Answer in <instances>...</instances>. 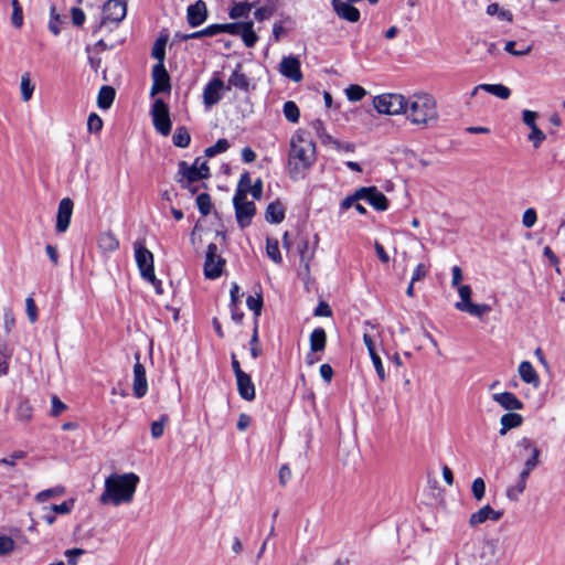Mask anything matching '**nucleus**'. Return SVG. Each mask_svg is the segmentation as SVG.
I'll use <instances>...</instances> for the list:
<instances>
[{
    "label": "nucleus",
    "mask_w": 565,
    "mask_h": 565,
    "mask_svg": "<svg viewBox=\"0 0 565 565\" xmlns=\"http://www.w3.org/2000/svg\"><path fill=\"white\" fill-rule=\"evenodd\" d=\"M246 306L254 313V322L255 321L258 322V318L262 315V309H263V306H264L262 292H256L255 296L249 295L246 298Z\"/></svg>",
    "instance_id": "obj_35"
},
{
    "label": "nucleus",
    "mask_w": 565,
    "mask_h": 565,
    "mask_svg": "<svg viewBox=\"0 0 565 565\" xmlns=\"http://www.w3.org/2000/svg\"><path fill=\"white\" fill-rule=\"evenodd\" d=\"M169 423V416L167 414H162L159 420H156L151 424V437L153 439H158L162 437L164 433V427Z\"/></svg>",
    "instance_id": "obj_47"
},
{
    "label": "nucleus",
    "mask_w": 565,
    "mask_h": 565,
    "mask_svg": "<svg viewBox=\"0 0 565 565\" xmlns=\"http://www.w3.org/2000/svg\"><path fill=\"white\" fill-rule=\"evenodd\" d=\"M458 292L460 296V301L455 303V308L459 311L462 309V303H470L471 301V288L469 285L458 286Z\"/></svg>",
    "instance_id": "obj_51"
},
{
    "label": "nucleus",
    "mask_w": 565,
    "mask_h": 565,
    "mask_svg": "<svg viewBox=\"0 0 565 565\" xmlns=\"http://www.w3.org/2000/svg\"><path fill=\"white\" fill-rule=\"evenodd\" d=\"M169 41V34L167 32L160 33L153 46L151 49V56L157 60L156 64L164 65L166 60V46Z\"/></svg>",
    "instance_id": "obj_25"
},
{
    "label": "nucleus",
    "mask_w": 565,
    "mask_h": 565,
    "mask_svg": "<svg viewBox=\"0 0 565 565\" xmlns=\"http://www.w3.org/2000/svg\"><path fill=\"white\" fill-rule=\"evenodd\" d=\"M225 88L221 78L211 79L203 89V102L206 107L216 105L223 97L221 90Z\"/></svg>",
    "instance_id": "obj_16"
},
{
    "label": "nucleus",
    "mask_w": 565,
    "mask_h": 565,
    "mask_svg": "<svg viewBox=\"0 0 565 565\" xmlns=\"http://www.w3.org/2000/svg\"><path fill=\"white\" fill-rule=\"evenodd\" d=\"M460 311L468 312L471 316L481 318L483 315L491 311V307L487 303H462Z\"/></svg>",
    "instance_id": "obj_39"
},
{
    "label": "nucleus",
    "mask_w": 565,
    "mask_h": 565,
    "mask_svg": "<svg viewBox=\"0 0 565 565\" xmlns=\"http://www.w3.org/2000/svg\"><path fill=\"white\" fill-rule=\"evenodd\" d=\"M137 362L134 365V384L132 391L137 398L143 397L148 392V382L146 377V369L139 362V355H136Z\"/></svg>",
    "instance_id": "obj_17"
},
{
    "label": "nucleus",
    "mask_w": 565,
    "mask_h": 565,
    "mask_svg": "<svg viewBox=\"0 0 565 565\" xmlns=\"http://www.w3.org/2000/svg\"><path fill=\"white\" fill-rule=\"evenodd\" d=\"M63 493H64V488L63 487H56V488L47 489V490H44V491L40 492L36 495V500L39 502H45L49 498L55 497V495H61Z\"/></svg>",
    "instance_id": "obj_61"
},
{
    "label": "nucleus",
    "mask_w": 565,
    "mask_h": 565,
    "mask_svg": "<svg viewBox=\"0 0 565 565\" xmlns=\"http://www.w3.org/2000/svg\"><path fill=\"white\" fill-rule=\"evenodd\" d=\"M373 105L380 114L398 115L407 113L408 99L401 94L386 93L375 96Z\"/></svg>",
    "instance_id": "obj_4"
},
{
    "label": "nucleus",
    "mask_w": 565,
    "mask_h": 565,
    "mask_svg": "<svg viewBox=\"0 0 565 565\" xmlns=\"http://www.w3.org/2000/svg\"><path fill=\"white\" fill-rule=\"evenodd\" d=\"M230 148V142L227 139L225 138H221L218 139L215 145L211 146V147H207L205 150H204V154L207 157V158H212L218 153H223L225 152L227 149Z\"/></svg>",
    "instance_id": "obj_45"
},
{
    "label": "nucleus",
    "mask_w": 565,
    "mask_h": 565,
    "mask_svg": "<svg viewBox=\"0 0 565 565\" xmlns=\"http://www.w3.org/2000/svg\"><path fill=\"white\" fill-rule=\"evenodd\" d=\"M239 35L246 47H253L258 41V36L254 31V22L246 21L244 22V26L239 32Z\"/></svg>",
    "instance_id": "obj_33"
},
{
    "label": "nucleus",
    "mask_w": 565,
    "mask_h": 565,
    "mask_svg": "<svg viewBox=\"0 0 565 565\" xmlns=\"http://www.w3.org/2000/svg\"><path fill=\"white\" fill-rule=\"evenodd\" d=\"M209 17L206 3L203 0H196L186 9V21L191 28L202 25Z\"/></svg>",
    "instance_id": "obj_14"
},
{
    "label": "nucleus",
    "mask_w": 565,
    "mask_h": 565,
    "mask_svg": "<svg viewBox=\"0 0 565 565\" xmlns=\"http://www.w3.org/2000/svg\"><path fill=\"white\" fill-rule=\"evenodd\" d=\"M407 118L414 125H427L438 117L436 100L428 94H417L408 99Z\"/></svg>",
    "instance_id": "obj_3"
},
{
    "label": "nucleus",
    "mask_w": 565,
    "mask_h": 565,
    "mask_svg": "<svg viewBox=\"0 0 565 565\" xmlns=\"http://www.w3.org/2000/svg\"><path fill=\"white\" fill-rule=\"evenodd\" d=\"M232 86L245 93L249 92L250 89L249 78L244 73H242V64L239 63L230 75L226 89H230Z\"/></svg>",
    "instance_id": "obj_21"
},
{
    "label": "nucleus",
    "mask_w": 565,
    "mask_h": 565,
    "mask_svg": "<svg viewBox=\"0 0 565 565\" xmlns=\"http://www.w3.org/2000/svg\"><path fill=\"white\" fill-rule=\"evenodd\" d=\"M358 195L360 200L367 201L377 211H386L388 209L387 198L376 186L360 188Z\"/></svg>",
    "instance_id": "obj_12"
},
{
    "label": "nucleus",
    "mask_w": 565,
    "mask_h": 565,
    "mask_svg": "<svg viewBox=\"0 0 565 565\" xmlns=\"http://www.w3.org/2000/svg\"><path fill=\"white\" fill-rule=\"evenodd\" d=\"M12 4V24L15 26V28H21L22 24H23V12H22V7L19 2V0H12L11 2Z\"/></svg>",
    "instance_id": "obj_53"
},
{
    "label": "nucleus",
    "mask_w": 565,
    "mask_h": 565,
    "mask_svg": "<svg viewBox=\"0 0 565 565\" xmlns=\"http://www.w3.org/2000/svg\"><path fill=\"white\" fill-rule=\"evenodd\" d=\"M310 350L313 353L322 352L327 345V333L323 328L313 329L309 338Z\"/></svg>",
    "instance_id": "obj_27"
},
{
    "label": "nucleus",
    "mask_w": 565,
    "mask_h": 565,
    "mask_svg": "<svg viewBox=\"0 0 565 565\" xmlns=\"http://www.w3.org/2000/svg\"><path fill=\"white\" fill-rule=\"evenodd\" d=\"M98 247L105 253H113L119 247V241L116 235L110 232H104L98 236Z\"/></svg>",
    "instance_id": "obj_29"
},
{
    "label": "nucleus",
    "mask_w": 565,
    "mask_h": 565,
    "mask_svg": "<svg viewBox=\"0 0 565 565\" xmlns=\"http://www.w3.org/2000/svg\"><path fill=\"white\" fill-rule=\"evenodd\" d=\"M25 310L28 315V319L31 323H34L38 321V307L35 305V301L32 296H29L25 299Z\"/></svg>",
    "instance_id": "obj_57"
},
{
    "label": "nucleus",
    "mask_w": 565,
    "mask_h": 565,
    "mask_svg": "<svg viewBox=\"0 0 565 565\" xmlns=\"http://www.w3.org/2000/svg\"><path fill=\"white\" fill-rule=\"evenodd\" d=\"M258 342H259V339H258V326H257V321H255L254 329H253V334H252V338H250V341H249L250 355L254 359H257V358H259L262 355V349L259 348Z\"/></svg>",
    "instance_id": "obj_49"
},
{
    "label": "nucleus",
    "mask_w": 565,
    "mask_h": 565,
    "mask_svg": "<svg viewBox=\"0 0 565 565\" xmlns=\"http://www.w3.org/2000/svg\"><path fill=\"white\" fill-rule=\"evenodd\" d=\"M225 259L218 254V248L215 243H210L206 248L204 262V276L209 279H216L221 277Z\"/></svg>",
    "instance_id": "obj_7"
},
{
    "label": "nucleus",
    "mask_w": 565,
    "mask_h": 565,
    "mask_svg": "<svg viewBox=\"0 0 565 565\" xmlns=\"http://www.w3.org/2000/svg\"><path fill=\"white\" fill-rule=\"evenodd\" d=\"M545 138V134L537 126L531 128L529 139L533 142L534 148H539Z\"/></svg>",
    "instance_id": "obj_59"
},
{
    "label": "nucleus",
    "mask_w": 565,
    "mask_h": 565,
    "mask_svg": "<svg viewBox=\"0 0 565 565\" xmlns=\"http://www.w3.org/2000/svg\"><path fill=\"white\" fill-rule=\"evenodd\" d=\"M150 114L156 130L162 136H168L171 132L172 122L169 107L162 98L154 100Z\"/></svg>",
    "instance_id": "obj_5"
},
{
    "label": "nucleus",
    "mask_w": 565,
    "mask_h": 565,
    "mask_svg": "<svg viewBox=\"0 0 565 565\" xmlns=\"http://www.w3.org/2000/svg\"><path fill=\"white\" fill-rule=\"evenodd\" d=\"M503 516V511L493 510L489 504L482 507L469 518V525L475 527L488 520L499 521Z\"/></svg>",
    "instance_id": "obj_18"
},
{
    "label": "nucleus",
    "mask_w": 565,
    "mask_h": 565,
    "mask_svg": "<svg viewBox=\"0 0 565 565\" xmlns=\"http://www.w3.org/2000/svg\"><path fill=\"white\" fill-rule=\"evenodd\" d=\"M74 504H75V500L74 499H70V500H66V501H64V502H62L60 504L51 505L50 510L53 513H57V514H68L73 510Z\"/></svg>",
    "instance_id": "obj_55"
},
{
    "label": "nucleus",
    "mask_w": 565,
    "mask_h": 565,
    "mask_svg": "<svg viewBox=\"0 0 565 565\" xmlns=\"http://www.w3.org/2000/svg\"><path fill=\"white\" fill-rule=\"evenodd\" d=\"M279 72L282 76L298 83L302 79L300 62L296 56H285L279 64Z\"/></svg>",
    "instance_id": "obj_15"
},
{
    "label": "nucleus",
    "mask_w": 565,
    "mask_h": 565,
    "mask_svg": "<svg viewBox=\"0 0 565 565\" xmlns=\"http://www.w3.org/2000/svg\"><path fill=\"white\" fill-rule=\"evenodd\" d=\"M244 26V22H232V23H215L216 33H228L231 35H239L241 30Z\"/></svg>",
    "instance_id": "obj_44"
},
{
    "label": "nucleus",
    "mask_w": 565,
    "mask_h": 565,
    "mask_svg": "<svg viewBox=\"0 0 565 565\" xmlns=\"http://www.w3.org/2000/svg\"><path fill=\"white\" fill-rule=\"evenodd\" d=\"M196 206L203 216H207L212 210V201L209 193H200L196 196Z\"/></svg>",
    "instance_id": "obj_46"
},
{
    "label": "nucleus",
    "mask_w": 565,
    "mask_h": 565,
    "mask_svg": "<svg viewBox=\"0 0 565 565\" xmlns=\"http://www.w3.org/2000/svg\"><path fill=\"white\" fill-rule=\"evenodd\" d=\"M345 94L350 102H360L366 95V90L360 85L352 84L345 89Z\"/></svg>",
    "instance_id": "obj_48"
},
{
    "label": "nucleus",
    "mask_w": 565,
    "mask_h": 565,
    "mask_svg": "<svg viewBox=\"0 0 565 565\" xmlns=\"http://www.w3.org/2000/svg\"><path fill=\"white\" fill-rule=\"evenodd\" d=\"M116 96L115 88L108 85L100 87L97 96V105L100 109H108L111 107Z\"/></svg>",
    "instance_id": "obj_30"
},
{
    "label": "nucleus",
    "mask_w": 565,
    "mask_h": 565,
    "mask_svg": "<svg viewBox=\"0 0 565 565\" xmlns=\"http://www.w3.org/2000/svg\"><path fill=\"white\" fill-rule=\"evenodd\" d=\"M265 220L270 224H279L285 220V207L279 201L270 202L265 211Z\"/></svg>",
    "instance_id": "obj_24"
},
{
    "label": "nucleus",
    "mask_w": 565,
    "mask_h": 565,
    "mask_svg": "<svg viewBox=\"0 0 565 565\" xmlns=\"http://www.w3.org/2000/svg\"><path fill=\"white\" fill-rule=\"evenodd\" d=\"M103 128V119L96 114L92 113L87 119V130L90 134H98Z\"/></svg>",
    "instance_id": "obj_54"
},
{
    "label": "nucleus",
    "mask_w": 565,
    "mask_h": 565,
    "mask_svg": "<svg viewBox=\"0 0 565 565\" xmlns=\"http://www.w3.org/2000/svg\"><path fill=\"white\" fill-rule=\"evenodd\" d=\"M487 14L489 15H494L497 14L498 15V19L501 20V21H508V22H512L513 20V14L511 13V11L509 10H505V9H502L498 3L493 2V3H490L488 7H487Z\"/></svg>",
    "instance_id": "obj_43"
},
{
    "label": "nucleus",
    "mask_w": 565,
    "mask_h": 565,
    "mask_svg": "<svg viewBox=\"0 0 565 565\" xmlns=\"http://www.w3.org/2000/svg\"><path fill=\"white\" fill-rule=\"evenodd\" d=\"M493 399L508 411H519L523 408V403L511 392L497 393L493 395Z\"/></svg>",
    "instance_id": "obj_23"
},
{
    "label": "nucleus",
    "mask_w": 565,
    "mask_h": 565,
    "mask_svg": "<svg viewBox=\"0 0 565 565\" xmlns=\"http://www.w3.org/2000/svg\"><path fill=\"white\" fill-rule=\"evenodd\" d=\"M256 3L250 2H237L230 9L228 15L231 19L236 20L241 18H247L249 15L250 10L255 7Z\"/></svg>",
    "instance_id": "obj_34"
},
{
    "label": "nucleus",
    "mask_w": 565,
    "mask_h": 565,
    "mask_svg": "<svg viewBox=\"0 0 565 565\" xmlns=\"http://www.w3.org/2000/svg\"><path fill=\"white\" fill-rule=\"evenodd\" d=\"M12 356V349L4 342L0 343V376L7 375L9 371V361Z\"/></svg>",
    "instance_id": "obj_40"
},
{
    "label": "nucleus",
    "mask_w": 565,
    "mask_h": 565,
    "mask_svg": "<svg viewBox=\"0 0 565 565\" xmlns=\"http://www.w3.org/2000/svg\"><path fill=\"white\" fill-rule=\"evenodd\" d=\"M519 374L523 382L537 386L540 383L539 375L529 361H523L519 365Z\"/></svg>",
    "instance_id": "obj_28"
},
{
    "label": "nucleus",
    "mask_w": 565,
    "mask_h": 565,
    "mask_svg": "<svg viewBox=\"0 0 565 565\" xmlns=\"http://www.w3.org/2000/svg\"><path fill=\"white\" fill-rule=\"evenodd\" d=\"M233 205L237 224L241 228H245L252 224V220L256 214V205L246 198H233Z\"/></svg>",
    "instance_id": "obj_9"
},
{
    "label": "nucleus",
    "mask_w": 565,
    "mask_h": 565,
    "mask_svg": "<svg viewBox=\"0 0 565 565\" xmlns=\"http://www.w3.org/2000/svg\"><path fill=\"white\" fill-rule=\"evenodd\" d=\"M199 162L200 157L195 158L192 166H189L185 161H180L178 164V172L182 175L181 180L196 182L209 179L211 177V172L207 162H201V169H196V164H199Z\"/></svg>",
    "instance_id": "obj_8"
},
{
    "label": "nucleus",
    "mask_w": 565,
    "mask_h": 565,
    "mask_svg": "<svg viewBox=\"0 0 565 565\" xmlns=\"http://www.w3.org/2000/svg\"><path fill=\"white\" fill-rule=\"evenodd\" d=\"M34 90V86L30 82L29 74H24L21 77V96L24 102L31 99Z\"/></svg>",
    "instance_id": "obj_50"
},
{
    "label": "nucleus",
    "mask_w": 565,
    "mask_h": 565,
    "mask_svg": "<svg viewBox=\"0 0 565 565\" xmlns=\"http://www.w3.org/2000/svg\"><path fill=\"white\" fill-rule=\"evenodd\" d=\"M332 8L334 12L343 20L349 22H358L360 19V11L350 2L342 0H332Z\"/></svg>",
    "instance_id": "obj_19"
},
{
    "label": "nucleus",
    "mask_w": 565,
    "mask_h": 565,
    "mask_svg": "<svg viewBox=\"0 0 565 565\" xmlns=\"http://www.w3.org/2000/svg\"><path fill=\"white\" fill-rule=\"evenodd\" d=\"M66 20V17H62L57 13L56 8L52 6L50 8V21H49V30L54 34L58 35L61 33V24H63Z\"/></svg>",
    "instance_id": "obj_38"
},
{
    "label": "nucleus",
    "mask_w": 565,
    "mask_h": 565,
    "mask_svg": "<svg viewBox=\"0 0 565 565\" xmlns=\"http://www.w3.org/2000/svg\"><path fill=\"white\" fill-rule=\"evenodd\" d=\"M51 416L56 417L58 416L63 411L67 408L65 403H63L56 395H53L51 398Z\"/></svg>",
    "instance_id": "obj_62"
},
{
    "label": "nucleus",
    "mask_w": 565,
    "mask_h": 565,
    "mask_svg": "<svg viewBox=\"0 0 565 565\" xmlns=\"http://www.w3.org/2000/svg\"><path fill=\"white\" fill-rule=\"evenodd\" d=\"M139 477L134 472L113 473L105 480V489L99 501L103 504L120 505L134 499Z\"/></svg>",
    "instance_id": "obj_2"
},
{
    "label": "nucleus",
    "mask_w": 565,
    "mask_h": 565,
    "mask_svg": "<svg viewBox=\"0 0 565 565\" xmlns=\"http://www.w3.org/2000/svg\"><path fill=\"white\" fill-rule=\"evenodd\" d=\"M316 161V143L308 132L298 130L290 139L288 172L292 180L305 178Z\"/></svg>",
    "instance_id": "obj_1"
},
{
    "label": "nucleus",
    "mask_w": 565,
    "mask_h": 565,
    "mask_svg": "<svg viewBox=\"0 0 565 565\" xmlns=\"http://www.w3.org/2000/svg\"><path fill=\"white\" fill-rule=\"evenodd\" d=\"M525 488H526V484L516 481V483L514 486H511L507 489L508 499L511 501H518L520 495L525 490Z\"/></svg>",
    "instance_id": "obj_58"
},
{
    "label": "nucleus",
    "mask_w": 565,
    "mask_h": 565,
    "mask_svg": "<svg viewBox=\"0 0 565 565\" xmlns=\"http://www.w3.org/2000/svg\"><path fill=\"white\" fill-rule=\"evenodd\" d=\"M17 414H18L19 419H21L23 422L30 420L32 417L31 404L28 401H21L18 406Z\"/></svg>",
    "instance_id": "obj_56"
},
{
    "label": "nucleus",
    "mask_w": 565,
    "mask_h": 565,
    "mask_svg": "<svg viewBox=\"0 0 565 565\" xmlns=\"http://www.w3.org/2000/svg\"><path fill=\"white\" fill-rule=\"evenodd\" d=\"M479 89L490 93L501 99H508L511 95L510 88L502 84H480L473 88L471 95L473 96Z\"/></svg>",
    "instance_id": "obj_26"
},
{
    "label": "nucleus",
    "mask_w": 565,
    "mask_h": 565,
    "mask_svg": "<svg viewBox=\"0 0 565 565\" xmlns=\"http://www.w3.org/2000/svg\"><path fill=\"white\" fill-rule=\"evenodd\" d=\"M250 185H252V179H250L249 173L248 172L242 173L238 184H237V188H236V192L234 194V198H246L247 194L249 193Z\"/></svg>",
    "instance_id": "obj_41"
},
{
    "label": "nucleus",
    "mask_w": 565,
    "mask_h": 565,
    "mask_svg": "<svg viewBox=\"0 0 565 565\" xmlns=\"http://www.w3.org/2000/svg\"><path fill=\"white\" fill-rule=\"evenodd\" d=\"M298 252L300 256V264L303 266L305 270L309 273L310 270V262L315 256V250L309 248V241L302 239L298 245Z\"/></svg>",
    "instance_id": "obj_32"
},
{
    "label": "nucleus",
    "mask_w": 565,
    "mask_h": 565,
    "mask_svg": "<svg viewBox=\"0 0 565 565\" xmlns=\"http://www.w3.org/2000/svg\"><path fill=\"white\" fill-rule=\"evenodd\" d=\"M274 13V8L271 7H260V8H257L254 12V17L257 21H265L267 20L268 18H270Z\"/></svg>",
    "instance_id": "obj_64"
},
{
    "label": "nucleus",
    "mask_w": 565,
    "mask_h": 565,
    "mask_svg": "<svg viewBox=\"0 0 565 565\" xmlns=\"http://www.w3.org/2000/svg\"><path fill=\"white\" fill-rule=\"evenodd\" d=\"M266 254L276 264L282 263V257L279 250V243L276 238L267 237L266 239Z\"/></svg>",
    "instance_id": "obj_37"
},
{
    "label": "nucleus",
    "mask_w": 565,
    "mask_h": 565,
    "mask_svg": "<svg viewBox=\"0 0 565 565\" xmlns=\"http://www.w3.org/2000/svg\"><path fill=\"white\" fill-rule=\"evenodd\" d=\"M172 142L175 147L186 148L191 142V136L184 126L178 127L173 134Z\"/></svg>",
    "instance_id": "obj_36"
},
{
    "label": "nucleus",
    "mask_w": 565,
    "mask_h": 565,
    "mask_svg": "<svg viewBox=\"0 0 565 565\" xmlns=\"http://www.w3.org/2000/svg\"><path fill=\"white\" fill-rule=\"evenodd\" d=\"M152 77V87H151V96H154L159 93L170 94L171 92V78L166 68V65L154 64L151 71Z\"/></svg>",
    "instance_id": "obj_10"
},
{
    "label": "nucleus",
    "mask_w": 565,
    "mask_h": 565,
    "mask_svg": "<svg viewBox=\"0 0 565 565\" xmlns=\"http://www.w3.org/2000/svg\"><path fill=\"white\" fill-rule=\"evenodd\" d=\"M523 417L518 413H507L501 417L500 435H505L508 430L521 426Z\"/></svg>",
    "instance_id": "obj_31"
},
{
    "label": "nucleus",
    "mask_w": 565,
    "mask_h": 565,
    "mask_svg": "<svg viewBox=\"0 0 565 565\" xmlns=\"http://www.w3.org/2000/svg\"><path fill=\"white\" fill-rule=\"evenodd\" d=\"M282 111L288 121H290L292 124H296L299 121L300 110L295 102H292V100L286 102L284 104Z\"/></svg>",
    "instance_id": "obj_42"
},
{
    "label": "nucleus",
    "mask_w": 565,
    "mask_h": 565,
    "mask_svg": "<svg viewBox=\"0 0 565 565\" xmlns=\"http://www.w3.org/2000/svg\"><path fill=\"white\" fill-rule=\"evenodd\" d=\"M363 341L365 347L367 348L369 354L371 356V360L373 362V365L375 367L376 374L379 379L383 382L386 379L385 370L382 363V360L377 352L375 351V344L369 334L363 335Z\"/></svg>",
    "instance_id": "obj_22"
},
{
    "label": "nucleus",
    "mask_w": 565,
    "mask_h": 565,
    "mask_svg": "<svg viewBox=\"0 0 565 565\" xmlns=\"http://www.w3.org/2000/svg\"><path fill=\"white\" fill-rule=\"evenodd\" d=\"M14 550V541L9 536H0V556L7 555Z\"/></svg>",
    "instance_id": "obj_63"
},
{
    "label": "nucleus",
    "mask_w": 565,
    "mask_h": 565,
    "mask_svg": "<svg viewBox=\"0 0 565 565\" xmlns=\"http://www.w3.org/2000/svg\"><path fill=\"white\" fill-rule=\"evenodd\" d=\"M74 203L70 198H64L58 203L56 215V232L64 233L70 226Z\"/></svg>",
    "instance_id": "obj_13"
},
{
    "label": "nucleus",
    "mask_w": 565,
    "mask_h": 565,
    "mask_svg": "<svg viewBox=\"0 0 565 565\" xmlns=\"http://www.w3.org/2000/svg\"><path fill=\"white\" fill-rule=\"evenodd\" d=\"M471 491H472L473 498L477 501H481L484 498V494H486V483H484V480L482 478H480V477L476 478L472 481Z\"/></svg>",
    "instance_id": "obj_52"
},
{
    "label": "nucleus",
    "mask_w": 565,
    "mask_h": 565,
    "mask_svg": "<svg viewBox=\"0 0 565 565\" xmlns=\"http://www.w3.org/2000/svg\"><path fill=\"white\" fill-rule=\"evenodd\" d=\"M135 258L143 279H154L153 254L145 246L142 241L134 243Z\"/></svg>",
    "instance_id": "obj_6"
},
{
    "label": "nucleus",
    "mask_w": 565,
    "mask_h": 565,
    "mask_svg": "<svg viewBox=\"0 0 565 565\" xmlns=\"http://www.w3.org/2000/svg\"><path fill=\"white\" fill-rule=\"evenodd\" d=\"M235 379L238 395L247 402H252L253 399H255L256 390L250 375L245 372L236 376Z\"/></svg>",
    "instance_id": "obj_20"
},
{
    "label": "nucleus",
    "mask_w": 565,
    "mask_h": 565,
    "mask_svg": "<svg viewBox=\"0 0 565 565\" xmlns=\"http://www.w3.org/2000/svg\"><path fill=\"white\" fill-rule=\"evenodd\" d=\"M127 14V4L122 0H108L103 6L102 24L113 22L118 24Z\"/></svg>",
    "instance_id": "obj_11"
},
{
    "label": "nucleus",
    "mask_w": 565,
    "mask_h": 565,
    "mask_svg": "<svg viewBox=\"0 0 565 565\" xmlns=\"http://www.w3.org/2000/svg\"><path fill=\"white\" fill-rule=\"evenodd\" d=\"M536 220H537L536 211L534 209H532V207H529L523 213L522 224L524 225V227L531 228L536 223Z\"/></svg>",
    "instance_id": "obj_60"
}]
</instances>
